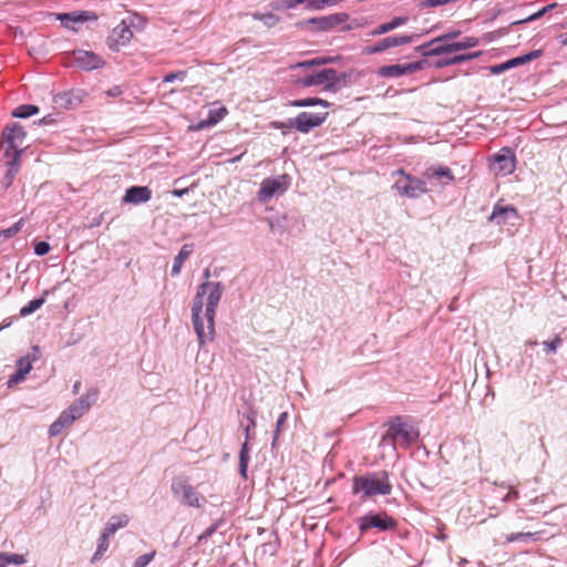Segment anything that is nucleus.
<instances>
[{
    "label": "nucleus",
    "mask_w": 567,
    "mask_h": 567,
    "mask_svg": "<svg viewBox=\"0 0 567 567\" xmlns=\"http://www.w3.org/2000/svg\"><path fill=\"white\" fill-rule=\"evenodd\" d=\"M391 493L392 484L386 471L367 472L355 475L352 480V494L359 496L361 502L378 495L388 496Z\"/></svg>",
    "instance_id": "2"
},
{
    "label": "nucleus",
    "mask_w": 567,
    "mask_h": 567,
    "mask_svg": "<svg viewBox=\"0 0 567 567\" xmlns=\"http://www.w3.org/2000/svg\"><path fill=\"white\" fill-rule=\"evenodd\" d=\"M460 31H451V32H447L443 35H440V37H436L435 39L431 40L429 42V44H434V43H437V42H447L450 40H453L455 38H457L460 35Z\"/></svg>",
    "instance_id": "47"
},
{
    "label": "nucleus",
    "mask_w": 567,
    "mask_h": 567,
    "mask_svg": "<svg viewBox=\"0 0 567 567\" xmlns=\"http://www.w3.org/2000/svg\"><path fill=\"white\" fill-rule=\"evenodd\" d=\"M481 53L474 52V53H465V54H458L451 58H442L434 62V66L436 69L446 68L450 65L461 64L463 62L473 60L477 58Z\"/></svg>",
    "instance_id": "21"
},
{
    "label": "nucleus",
    "mask_w": 567,
    "mask_h": 567,
    "mask_svg": "<svg viewBox=\"0 0 567 567\" xmlns=\"http://www.w3.org/2000/svg\"><path fill=\"white\" fill-rule=\"evenodd\" d=\"M349 16L347 13H334L327 17L308 19L305 24H313L319 31H328L346 22Z\"/></svg>",
    "instance_id": "16"
},
{
    "label": "nucleus",
    "mask_w": 567,
    "mask_h": 567,
    "mask_svg": "<svg viewBox=\"0 0 567 567\" xmlns=\"http://www.w3.org/2000/svg\"><path fill=\"white\" fill-rule=\"evenodd\" d=\"M419 34H403V35H389L385 37L372 45H368L364 48L363 52L365 54H378L382 53L391 48L404 45L414 42L419 39Z\"/></svg>",
    "instance_id": "10"
},
{
    "label": "nucleus",
    "mask_w": 567,
    "mask_h": 567,
    "mask_svg": "<svg viewBox=\"0 0 567 567\" xmlns=\"http://www.w3.org/2000/svg\"><path fill=\"white\" fill-rule=\"evenodd\" d=\"M290 177L287 174L265 178L258 190V199L267 202L274 196L282 195L289 187Z\"/></svg>",
    "instance_id": "7"
},
{
    "label": "nucleus",
    "mask_w": 567,
    "mask_h": 567,
    "mask_svg": "<svg viewBox=\"0 0 567 567\" xmlns=\"http://www.w3.org/2000/svg\"><path fill=\"white\" fill-rule=\"evenodd\" d=\"M287 417H288L287 412H282V413L278 416L277 422H276V431H275V435H274L272 444H275V442H276V440H277V437H278L279 431H280L281 426L286 423Z\"/></svg>",
    "instance_id": "52"
},
{
    "label": "nucleus",
    "mask_w": 567,
    "mask_h": 567,
    "mask_svg": "<svg viewBox=\"0 0 567 567\" xmlns=\"http://www.w3.org/2000/svg\"><path fill=\"white\" fill-rule=\"evenodd\" d=\"M22 153H23V150H17V148L10 150V155L6 156L7 158H9V161L7 163L8 167H10V168L16 167V169L19 171Z\"/></svg>",
    "instance_id": "39"
},
{
    "label": "nucleus",
    "mask_w": 567,
    "mask_h": 567,
    "mask_svg": "<svg viewBox=\"0 0 567 567\" xmlns=\"http://www.w3.org/2000/svg\"><path fill=\"white\" fill-rule=\"evenodd\" d=\"M172 492L176 496H182V502L188 506L199 508L206 502L188 482L184 478L174 480L172 483Z\"/></svg>",
    "instance_id": "8"
},
{
    "label": "nucleus",
    "mask_w": 567,
    "mask_h": 567,
    "mask_svg": "<svg viewBox=\"0 0 567 567\" xmlns=\"http://www.w3.org/2000/svg\"><path fill=\"white\" fill-rule=\"evenodd\" d=\"M152 198V190L147 186H131L126 189L123 203L140 205Z\"/></svg>",
    "instance_id": "17"
},
{
    "label": "nucleus",
    "mask_w": 567,
    "mask_h": 567,
    "mask_svg": "<svg viewBox=\"0 0 567 567\" xmlns=\"http://www.w3.org/2000/svg\"><path fill=\"white\" fill-rule=\"evenodd\" d=\"M22 219L12 225L11 227L0 231V239H8L17 235L21 229Z\"/></svg>",
    "instance_id": "45"
},
{
    "label": "nucleus",
    "mask_w": 567,
    "mask_h": 567,
    "mask_svg": "<svg viewBox=\"0 0 567 567\" xmlns=\"http://www.w3.org/2000/svg\"><path fill=\"white\" fill-rule=\"evenodd\" d=\"M54 102L65 109H69L72 105V101L69 93L58 94L54 97Z\"/></svg>",
    "instance_id": "49"
},
{
    "label": "nucleus",
    "mask_w": 567,
    "mask_h": 567,
    "mask_svg": "<svg viewBox=\"0 0 567 567\" xmlns=\"http://www.w3.org/2000/svg\"><path fill=\"white\" fill-rule=\"evenodd\" d=\"M536 539V534L534 533H511L506 535V542H524L528 543Z\"/></svg>",
    "instance_id": "37"
},
{
    "label": "nucleus",
    "mask_w": 567,
    "mask_h": 567,
    "mask_svg": "<svg viewBox=\"0 0 567 567\" xmlns=\"http://www.w3.org/2000/svg\"><path fill=\"white\" fill-rule=\"evenodd\" d=\"M128 522H130V518H128V516L126 514L114 515V516L110 517V519L105 524V527H104L103 532L106 535L112 536L120 528L126 527Z\"/></svg>",
    "instance_id": "23"
},
{
    "label": "nucleus",
    "mask_w": 567,
    "mask_h": 567,
    "mask_svg": "<svg viewBox=\"0 0 567 567\" xmlns=\"http://www.w3.org/2000/svg\"><path fill=\"white\" fill-rule=\"evenodd\" d=\"M39 113V107L33 104H22L16 107L11 115L18 118H28Z\"/></svg>",
    "instance_id": "29"
},
{
    "label": "nucleus",
    "mask_w": 567,
    "mask_h": 567,
    "mask_svg": "<svg viewBox=\"0 0 567 567\" xmlns=\"http://www.w3.org/2000/svg\"><path fill=\"white\" fill-rule=\"evenodd\" d=\"M218 526H219L218 523L209 526L203 534H200L198 536V542H203V540L209 538L217 530Z\"/></svg>",
    "instance_id": "54"
},
{
    "label": "nucleus",
    "mask_w": 567,
    "mask_h": 567,
    "mask_svg": "<svg viewBox=\"0 0 567 567\" xmlns=\"http://www.w3.org/2000/svg\"><path fill=\"white\" fill-rule=\"evenodd\" d=\"M489 168L497 175H509L516 168V157L512 148L503 147L491 157Z\"/></svg>",
    "instance_id": "9"
},
{
    "label": "nucleus",
    "mask_w": 567,
    "mask_h": 567,
    "mask_svg": "<svg viewBox=\"0 0 567 567\" xmlns=\"http://www.w3.org/2000/svg\"><path fill=\"white\" fill-rule=\"evenodd\" d=\"M478 39L474 37H465L461 41L452 42L451 50L452 52H457L466 49L474 48L478 44Z\"/></svg>",
    "instance_id": "31"
},
{
    "label": "nucleus",
    "mask_w": 567,
    "mask_h": 567,
    "mask_svg": "<svg viewBox=\"0 0 567 567\" xmlns=\"http://www.w3.org/2000/svg\"><path fill=\"white\" fill-rule=\"evenodd\" d=\"M17 369L22 371L24 375H27L32 369V362L28 357L20 358L17 361Z\"/></svg>",
    "instance_id": "46"
},
{
    "label": "nucleus",
    "mask_w": 567,
    "mask_h": 567,
    "mask_svg": "<svg viewBox=\"0 0 567 567\" xmlns=\"http://www.w3.org/2000/svg\"><path fill=\"white\" fill-rule=\"evenodd\" d=\"M348 78V74L344 72L339 73L334 69H323L319 72L299 78L295 83L301 87L322 85L323 91L337 93L341 87L347 85Z\"/></svg>",
    "instance_id": "3"
},
{
    "label": "nucleus",
    "mask_w": 567,
    "mask_h": 567,
    "mask_svg": "<svg viewBox=\"0 0 567 567\" xmlns=\"http://www.w3.org/2000/svg\"><path fill=\"white\" fill-rule=\"evenodd\" d=\"M289 104L295 107H309V106H316V105H320L323 107L330 106V103L327 100L319 99V97H307V99L293 100Z\"/></svg>",
    "instance_id": "27"
},
{
    "label": "nucleus",
    "mask_w": 567,
    "mask_h": 567,
    "mask_svg": "<svg viewBox=\"0 0 567 567\" xmlns=\"http://www.w3.org/2000/svg\"><path fill=\"white\" fill-rule=\"evenodd\" d=\"M50 245L47 241H39L34 246V254L38 256H44L49 252Z\"/></svg>",
    "instance_id": "53"
},
{
    "label": "nucleus",
    "mask_w": 567,
    "mask_h": 567,
    "mask_svg": "<svg viewBox=\"0 0 567 567\" xmlns=\"http://www.w3.org/2000/svg\"><path fill=\"white\" fill-rule=\"evenodd\" d=\"M90 12L81 11V12H70V13H59L58 20L61 21L63 27L71 29L73 31H78L79 25L83 24L85 21L90 19Z\"/></svg>",
    "instance_id": "18"
},
{
    "label": "nucleus",
    "mask_w": 567,
    "mask_h": 567,
    "mask_svg": "<svg viewBox=\"0 0 567 567\" xmlns=\"http://www.w3.org/2000/svg\"><path fill=\"white\" fill-rule=\"evenodd\" d=\"M556 7H557V3H550L548 6H545L544 8L538 10L537 12H535V13H533V14L524 18V19H520V20L512 22V25H518V24H524V23H528V22L535 21V20L542 18L543 16H545L547 12L551 11Z\"/></svg>",
    "instance_id": "30"
},
{
    "label": "nucleus",
    "mask_w": 567,
    "mask_h": 567,
    "mask_svg": "<svg viewBox=\"0 0 567 567\" xmlns=\"http://www.w3.org/2000/svg\"><path fill=\"white\" fill-rule=\"evenodd\" d=\"M187 192V189H175L173 192V195L176 196V197H182L185 193Z\"/></svg>",
    "instance_id": "62"
},
{
    "label": "nucleus",
    "mask_w": 567,
    "mask_h": 567,
    "mask_svg": "<svg viewBox=\"0 0 567 567\" xmlns=\"http://www.w3.org/2000/svg\"><path fill=\"white\" fill-rule=\"evenodd\" d=\"M194 245L185 244L182 246L181 250L174 258V262L172 266V276H178L181 274L184 261L193 254Z\"/></svg>",
    "instance_id": "22"
},
{
    "label": "nucleus",
    "mask_w": 567,
    "mask_h": 567,
    "mask_svg": "<svg viewBox=\"0 0 567 567\" xmlns=\"http://www.w3.org/2000/svg\"><path fill=\"white\" fill-rule=\"evenodd\" d=\"M245 416H246V419L248 421V424L245 427V434H246V440H249L250 439L249 432H250L251 429H254L256 426L255 412L250 411Z\"/></svg>",
    "instance_id": "51"
},
{
    "label": "nucleus",
    "mask_w": 567,
    "mask_h": 567,
    "mask_svg": "<svg viewBox=\"0 0 567 567\" xmlns=\"http://www.w3.org/2000/svg\"><path fill=\"white\" fill-rule=\"evenodd\" d=\"M240 451H241V452L249 453V449H248V440H246V441L243 443Z\"/></svg>",
    "instance_id": "63"
},
{
    "label": "nucleus",
    "mask_w": 567,
    "mask_h": 567,
    "mask_svg": "<svg viewBox=\"0 0 567 567\" xmlns=\"http://www.w3.org/2000/svg\"><path fill=\"white\" fill-rule=\"evenodd\" d=\"M133 38V31L130 25L123 20L116 25L111 35L107 38V44L111 50L118 51L121 47L126 45Z\"/></svg>",
    "instance_id": "14"
},
{
    "label": "nucleus",
    "mask_w": 567,
    "mask_h": 567,
    "mask_svg": "<svg viewBox=\"0 0 567 567\" xmlns=\"http://www.w3.org/2000/svg\"><path fill=\"white\" fill-rule=\"evenodd\" d=\"M25 137V131L19 123H13L11 126H7L2 133V140L6 145L4 156L10 155V150H22Z\"/></svg>",
    "instance_id": "13"
},
{
    "label": "nucleus",
    "mask_w": 567,
    "mask_h": 567,
    "mask_svg": "<svg viewBox=\"0 0 567 567\" xmlns=\"http://www.w3.org/2000/svg\"><path fill=\"white\" fill-rule=\"evenodd\" d=\"M489 70H491V73H492V74H501V73H503V72H505V71H507V70H509V69H508V66L506 65V62H504V63H501V64H496V65L491 66V69H489Z\"/></svg>",
    "instance_id": "56"
},
{
    "label": "nucleus",
    "mask_w": 567,
    "mask_h": 567,
    "mask_svg": "<svg viewBox=\"0 0 567 567\" xmlns=\"http://www.w3.org/2000/svg\"><path fill=\"white\" fill-rule=\"evenodd\" d=\"M425 64L426 61L421 60L408 64L383 65L378 69L377 73L380 78H400L422 70Z\"/></svg>",
    "instance_id": "12"
},
{
    "label": "nucleus",
    "mask_w": 567,
    "mask_h": 567,
    "mask_svg": "<svg viewBox=\"0 0 567 567\" xmlns=\"http://www.w3.org/2000/svg\"><path fill=\"white\" fill-rule=\"evenodd\" d=\"M328 117V112L310 113L301 112L293 118H289L286 123H274L277 128H295L300 133H309L311 130L320 126Z\"/></svg>",
    "instance_id": "6"
},
{
    "label": "nucleus",
    "mask_w": 567,
    "mask_h": 567,
    "mask_svg": "<svg viewBox=\"0 0 567 567\" xmlns=\"http://www.w3.org/2000/svg\"><path fill=\"white\" fill-rule=\"evenodd\" d=\"M48 295V291L43 292V296L40 298H35L28 302V305L23 306L20 309V316L21 317H28L39 310L45 302V296Z\"/></svg>",
    "instance_id": "28"
},
{
    "label": "nucleus",
    "mask_w": 567,
    "mask_h": 567,
    "mask_svg": "<svg viewBox=\"0 0 567 567\" xmlns=\"http://www.w3.org/2000/svg\"><path fill=\"white\" fill-rule=\"evenodd\" d=\"M408 22H409V17H406V16L395 17L391 21L384 22V23L378 25L377 28H374L370 32V35L379 37L382 34H386L390 31L395 30V29L406 24Z\"/></svg>",
    "instance_id": "20"
},
{
    "label": "nucleus",
    "mask_w": 567,
    "mask_h": 567,
    "mask_svg": "<svg viewBox=\"0 0 567 567\" xmlns=\"http://www.w3.org/2000/svg\"><path fill=\"white\" fill-rule=\"evenodd\" d=\"M393 175L398 176L393 187L401 196H405L408 198H419L421 195L427 192V187L424 181L408 174L403 168L396 169Z\"/></svg>",
    "instance_id": "5"
},
{
    "label": "nucleus",
    "mask_w": 567,
    "mask_h": 567,
    "mask_svg": "<svg viewBox=\"0 0 567 567\" xmlns=\"http://www.w3.org/2000/svg\"><path fill=\"white\" fill-rule=\"evenodd\" d=\"M542 53H543L542 50L530 51L524 55H520V56H517V58L506 61V65L508 66L509 70L513 68H517V66L523 65L527 62H530L535 59H538L542 55Z\"/></svg>",
    "instance_id": "25"
},
{
    "label": "nucleus",
    "mask_w": 567,
    "mask_h": 567,
    "mask_svg": "<svg viewBox=\"0 0 567 567\" xmlns=\"http://www.w3.org/2000/svg\"><path fill=\"white\" fill-rule=\"evenodd\" d=\"M563 340L557 334L551 341H544L542 344L547 353H556L557 349L561 346Z\"/></svg>",
    "instance_id": "42"
},
{
    "label": "nucleus",
    "mask_w": 567,
    "mask_h": 567,
    "mask_svg": "<svg viewBox=\"0 0 567 567\" xmlns=\"http://www.w3.org/2000/svg\"><path fill=\"white\" fill-rule=\"evenodd\" d=\"M227 113L228 112H227V109L225 106H220L218 109L209 110L208 118H207V124L208 125L217 124L219 121H221L226 116Z\"/></svg>",
    "instance_id": "36"
},
{
    "label": "nucleus",
    "mask_w": 567,
    "mask_h": 567,
    "mask_svg": "<svg viewBox=\"0 0 567 567\" xmlns=\"http://www.w3.org/2000/svg\"><path fill=\"white\" fill-rule=\"evenodd\" d=\"M99 395L97 389H90L85 394L81 395L75 404L85 413L91 405L96 401Z\"/></svg>",
    "instance_id": "26"
},
{
    "label": "nucleus",
    "mask_w": 567,
    "mask_h": 567,
    "mask_svg": "<svg viewBox=\"0 0 567 567\" xmlns=\"http://www.w3.org/2000/svg\"><path fill=\"white\" fill-rule=\"evenodd\" d=\"M332 61V59H324V58H316L311 60H305L301 62H298L296 64H292L290 69H310L312 66L322 65L328 62Z\"/></svg>",
    "instance_id": "35"
},
{
    "label": "nucleus",
    "mask_w": 567,
    "mask_h": 567,
    "mask_svg": "<svg viewBox=\"0 0 567 567\" xmlns=\"http://www.w3.org/2000/svg\"><path fill=\"white\" fill-rule=\"evenodd\" d=\"M110 535H106L104 532H102L99 538L97 548L92 557V563L97 561L107 550L110 545Z\"/></svg>",
    "instance_id": "33"
},
{
    "label": "nucleus",
    "mask_w": 567,
    "mask_h": 567,
    "mask_svg": "<svg viewBox=\"0 0 567 567\" xmlns=\"http://www.w3.org/2000/svg\"><path fill=\"white\" fill-rule=\"evenodd\" d=\"M123 93V90L121 86L115 85L106 91V95L111 97H117Z\"/></svg>",
    "instance_id": "58"
},
{
    "label": "nucleus",
    "mask_w": 567,
    "mask_h": 567,
    "mask_svg": "<svg viewBox=\"0 0 567 567\" xmlns=\"http://www.w3.org/2000/svg\"><path fill=\"white\" fill-rule=\"evenodd\" d=\"M17 173H18V171L16 169V167H13V168L8 167V171L4 176L6 186H9L12 183V179L14 178Z\"/></svg>",
    "instance_id": "57"
},
{
    "label": "nucleus",
    "mask_w": 567,
    "mask_h": 567,
    "mask_svg": "<svg viewBox=\"0 0 567 567\" xmlns=\"http://www.w3.org/2000/svg\"><path fill=\"white\" fill-rule=\"evenodd\" d=\"M396 525V520L385 513L368 514L360 518L359 529L361 533H364L370 528L386 532L395 529Z\"/></svg>",
    "instance_id": "11"
},
{
    "label": "nucleus",
    "mask_w": 567,
    "mask_h": 567,
    "mask_svg": "<svg viewBox=\"0 0 567 567\" xmlns=\"http://www.w3.org/2000/svg\"><path fill=\"white\" fill-rule=\"evenodd\" d=\"M8 553H0V567H7L9 565Z\"/></svg>",
    "instance_id": "59"
},
{
    "label": "nucleus",
    "mask_w": 567,
    "mask_h": 567,
    "mask_svg": "<svg viewBox=\"0 0 567 567\" xmlns=\"http://www.w3.org/2000/svg\"><path fill=\"white\" fill-rule=\"evenodd\" d=\"M70 424L66 423V421L61 416L59 415V417L56 419V421H54L50 427H49V435L51 437H54V436H58L59 434H61V432L63 431L64 427L69 426Z\"/></svg>",
    "instance_id": "38"
},
{
    "label": "nucleus",
    "mask_w": 567,
    "mask_h": 567,
    "mask_svg": "<svg viewBox=\"0 0 567 567\" xmlns=\"http://www.w3.org/2000/svg\"><path fill=\"white\" fill-rule=\"evenodd\" d=\"M83 411L73 402L66 410H64L60 415L69 423L70 425L78 419L83 415Z\"/></svg>",
    "instance_id": "32"
},
{
    "label": "nucleus",
    "mask_w": 567,
    "mask_h": 567,
    "mask_svg": "<svg viewBox=\"0 0 567 567\" xmlns=\"http://www.w3.org/2000/svg\"><path fill=\"white\" fill-rule=\"evenodd\" d=\"M54 118L52 115H47L44 117H42L40 121H39V124H42V125H49V124H52L54 123Z\"/></svg>",
    "instance_id": "60"
},
{
    "label": "nucleus",
    "mask_w": 567,
    "mask_h": 567,
    "mask_svg": "<svg viewBox=\"0 0 567 567\" xmlns=\"http://www.w3.org/2000/svg\"><path fill=\"white\" fill-rule=\"evenodd\" d=\"M255 20L261 21L266 27L272 28L279 22V17L272 12H255L252 13Z\"/></svg>",
    "instance_id": "34"
},
{
    "label": "nucleus",
    "mask_w": 567,
    "mask_h": 567,
    "mask_svg": "<svg viewBox=\"0 0 567 567\" xmlns=\"http://www.w3.org/2000/svg\"><path fill=\"white\" fill-rule=\"evenodd\" d=\"M155 555H156L155 550L144 554V555H141L134 561L133 567H146L154 559Z\"/></svg>",
    "instance_id": "44"
},
{
    "label": "nucleus",
    "mask_w": 567,
    "mask_h": 567,
    "mask_svg": "<svg viewBox=\"0 0 567 567\" xmlns=\"http://www.w3.org/2000/svg\"><path fill=\"white\" fill-rule=\"evenodd\" d=\"M336 3L337 0H313L309 2L308 7L311 9L319 10L324 8L326 6H333Z\"/></svg>",
    "instance_id": "50"
},
{
    "label": "nucleus",
    "mask_w": 567,
    "mask_h": 567,
    "mask_svg": "<svg viewBox=\"0 0 567 567\" xmlns=\"http://www.w3.org/2000/svg\"><path fill=\"white\" fill-rule=\"evenodd\" d=\"M517 217V210L513 205H495L489 216L491 221H495L497 225H504L511 219Z\"/></svg>",
    "instance_id": "19"
},
{
    "label": "nucleus",
    "mask_w": 567,
    "mask_h": 567,
    "mask_svg": "<svg viewBox=\"0 0 567 567\" xmlns=\"http://www.w3.org/2000/svg\"><path fill=\"white\" fill-rule=\"evenodd\" d=\"M419 439V430L410 423L396 416L389 421L388 431L382 436L381 444H390L394 449L396 445L408 447L414 444Z\"/></svg>",
    "instance_id": "4"
},
{
    "label": "nucleus",
    "mask_w": 567,
    "mask_h": 567,
    "mask_svg": "<svg viewBox=\"0 0 567 567\" xmlns=\"http://www.w3.org/2000/svg\"><path fill=\"white\" fill-rule=\"evenodd\" d=\"M430 45L431 44H429V43L419 45L415 48V51L422 53V55H424V56H439V55L452 53L450 43L437 45L435 48H432V49L425 51V49Z\"/></svg>",
    "instance_id": "24"
},
{
    "label": "nucleus",
    "mask_w": 567,
    "mask_h": 567,
    "mask_svg": "<svg viewBox=\"0 0 567 567\" xmlns=\"http://www.w3.org/2000/svg\"><path fill=\"white\" fill-rule=\"evenodd\" d=\"M73 55L74 63L85 71H92L104 65V60L92 51L79 50Z\"/></svg>",
    "instance_id": "15"
},
{
    "label": "nucleus",
    "mask_w": 567,
    "mask_h": 567,
    "mask_svg": "<svg viewBox=\"0 0 567 567\" xmlns=\"http://www.w3.org/2000/svg\"><path fill=\"white\" fill-rule=\"evenodd\" d=\"M558 41L561 45H567V31L558 35Z\"/></svg>",
    "instance_id": "61"
},
{
    "label": "nucleus",
    "mask_w": 567,
    "mask_h": 567,
    "mask_svg": "<svg viewBox=\"0 0 567 567\" xmlns=\"http://www.w3.org/2000/svg\"><path fill=\"white\" fill-rule=\"evenodd\" d=\"M427 176L446 177L450 181L453 179L452 171L449 167L440 166L437 168H430L426 171Z\"/></svg>",
    "instance_id": "40"
},
{
    "label": "nucleus",
    "mask_w": 567,
    "mask_h": 567,
    "mask_svg": "<svg viewBox=\"0 0 567 567\" xmlns=\"http://www.w3.org/2000/svg\"><path fill=\"white\" fill-rule=\"evenodd\" d=\"M187 76V71L181 70L176 72H169L163 78L164 83H173L175 81L183 82Z\"/></svg>",
    "instance_id": "41"
},
{
    "label": "nucleus",
    "mask_w": 567,
    "mask_h": 567,
    "mask_svg": "<svg viewBox=\"0 0 567 567\" xmlns=\"http://www.w3.org/2000/svg\"><path fill=\"white\" fill-rule=\"evenodd\" d=\"M79 386H80V382H75V384L73 385V391L78 392L79 391Z\"/></svg>",
    "instance_id": "64"
},
{
    "label": "nucleus",
    "mask_w": 567,
    "mask_h": 567,
    "mask_svg": "<svg viewBox=\"0 0 567 567\" xmlns=\"http://www.w3.org/2000/svg\"><path fill=\"white\" fill-rule=\"evenodd\" d=\"M249 458V453L239 452V474L243 478H247Z\"/></svg>",
    "instance_id": "43"
},
{
    "label": "nucleus",
    "mask_w": 567,
    "mask_h": 567,
    "mask_svg": "<svg viewBox=\"0 0 567 567\" xmlns=\"http://www.w3.org/2000/svg\"><path fill=\"white\" fill-rule=\"evenodd\" d=\"M8 559H9V565L12 564V565H22L25 563V558L23 555H20V554H9L8 553Z\"/></svg>",
    "instance_id": "55"
},
{
    "label": "nucleus",
    "mask_w": 567,
    "mask_h": 567,
    "mask_svg": "<svg viewBox=\"0 0 567 567\" xmlns=\"http://www.w3.org/2000/svg\"><path fill=\"white\" fill-rule=\"evenodd\" d=\"M24 379H25V375L23 374V372L19 371L17 369V371L12 375H10V378L7 382V385H8V388H13L14 385L22 382Z\"/></svg>",
    "instance_id": "48"
},
{
    "label": "nucleus",
    "mask_w": 567,
    "mask_h": 567,
    "mask_svg": "<svg viewBox=\"0 0 567 567\" xmlns=\"http://www.w3.org/2000/svg\"><path fill=\"white\" fill-rule=\"evenodd\" d=\"M203 276L205 281L198 286L192 303V323L200 350L215 339L216 310L224 293V285L220 281L208 280V268L204 270Z\"/></svg>",
    "instance_id": "1"
}]
</instances>
